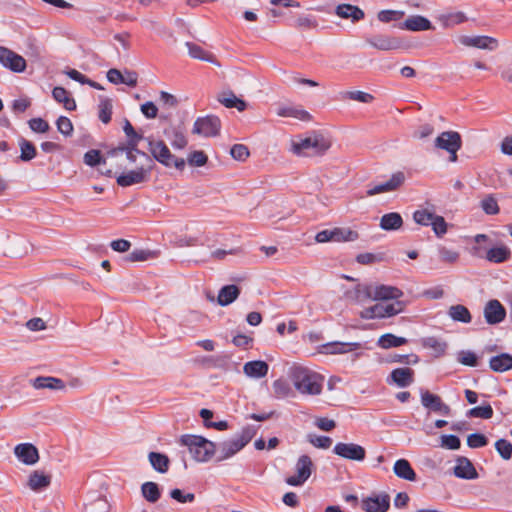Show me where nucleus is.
<instances>
[{
	"label": "nucleus",
	"instance_id": "obj_1",
	"mask_svg": "<svg viewBox=\"0 0 512 512\" xmlns=\"http://www.w3.org/2000/svg\"><path fill=\"white\" fill-rule=\"evenodd\" d=\"M331 139L324 134L312 131L305 136L299 135L289 141L288 151L298 157L324 155L331 147Z\"/></svg>",
	"mask_w": 512,
	"mask_h": 512
},
{
	"label": "nucleus",
	"instance_id": "obj_2",
	"mask_svg": "<svg viewBox=\"0 0 512 512\" xmlns=\"http://www.w3.org/2000/svg\"><path fill=\"white\" fill-rule=\"evenodd\" d=\"M123 130L130 140L126 148H119L111 154V158L117 168L127 169L129 165L136 162L137 157L144 158L151 163L147 154L137 149V144L141 139V136L135 132L133 126L128 120H125Z\"/></svg>",
	"mask_w": 512,
	"mask_h": 512
},
{
	"label": "nucleus",
	"instance_id": "obj_3",
	"mask_svg": "<svg viewBox=\"0 0 512 512\" xmlns=\"http://www.w3.org/2000/svg\"><path fill=\"white\" fill-rule=\"evenodd\" d=\"M292 381L299 393L315 396L322 392L324 378L312 370L297 367L293 370Z\"/></svg>",
	"mask_w": 512,
	"mask_h": 512
},
{
	"label": "nucleus",
	"instance_id": "obj_4",
	"mask_svg": "<svg viewBox=\"0 0 512 512\" xmlns=\"http://www.w3.org/2000/svg\"><path fill=\"white\" fill-rule=\"evenodd\" d=\"M181 444L188 447L194 460L206 462L216 452V445L206 438L198 435H184L181 437Z\"/></svg>",
	"mask_w": 512,
	"mask_h": 512
},
{
	"label": "nucleus",
	"instance_id": "obj_5",
	"mask_svg": "<svg viewBox=\"0 0 512 512\" xmlns=\"http://www.w3.org/2000/svg\"><path fill=\"white\" fill-rule=\"evenodd\" d=\"M404 308L405 303L403 301L379 302L361 310L359 316L364 320L389 318L398 315Z\"/></svg>",
	"mask_w": 512,
	"mask_h": 512
},
{
	"label": "nucleus",
	"instance_id": "obj_6",
	"mask_svg": "<svg viewBox=\"0 0 512 512\" xmlns=\"http://www.w3.org/2000/svg\"><path fill=\"white\" fill-rule=\"evenodd\" d=\"M149 151L155 160L166 167L173 166L179 170H183L185 167V160L173 155L168 146L161 140L149 141Z\"/></svg>",
	"mask_w": 512,
	"mask_h": 512
},
{
	"label": "nucleus",
	"instance_id": "obj_7",
	"mask_svg": "<svg viewBox=\"0 0 512 512\" xmlns=\"http://www.w3.org/2000/svg\"><path fill=\"white\" fill-rule=\"evenodd\" d=\"M252 432L243 430L239 435L223 442L218 449V461H224L239 452L251 439Z\"/></svg>",
	"mask_w": 512,
	"mask_h": 512
},
{
	"label": "nucleus",
	"instance_id": "obj_8",
	"mask_svg": "<svg viewBox=\"0 0 512 512\" xmlns=\"http://www.w3.org/2000/svg\"><path fill=\"white\" fill-rule=\"evenodd\" d=\"M221 121L215 115H207L198 117L191 130L193 135H197L204 138L216 137L220 134Z\"/></svg>",
	"mask_w": 512,
	"mask_h": 512
},
{
	"label": "nucleus",
	"instance_id": "obj_9",
	"mask_svg": "<svg viewBox=\"0 0 512 512\" xmlns=\"http://www.w3.org/2000/svg\"><path fill=\"white\" fill-rule=\"evenodd\" d=\"M461 136L455 131H445L436 137L434 145L438 149L445 150L449 153L450 161L457 160V151L461 148Z\"/></svg>",
	"mask_w": 512,
	"mask_h": 512
},
{
	"label": "nucleus",
	"instance_id": "obj_10",
	"mask_svg": "<svg viewBox=\"0 0 512 512\" xmlns=\"http://www.w3.org/2000/svg\"><path fill=\"white\" fill-rule=\"evenodd\" d=\"M457 42L464 47L487 51H494L499 47V41L487 35H459Z\"/></svg>",
	"mask_w": 512,
	"mask_h": 512
},
{
	"label": "nucleus",
	"instance_id": "obj_11",
	"mask_svg": "<svg viewBox=\"0 0 512 512\" xmlns=\"http://www.w3.org/2000/svg\"><path fill=\"white\" fill-rule=\"evenodd\" d=\"M152 166L141 165L136 169L124 171L120 174L116 181L121 187H128L136 184H142L148 181L151 174Z\"/></svg>",
	"mask_w": 512,
	"mask_h": 512
},
{
	"label": "nucleus",
	"instance_id": "obj_12",
	"mask_svg": "<svg viewBox=\"0 0 512 512\" xmlns=\"http://www.w3.org/2000/svg\"><path fill=\"white\" fill-rule=\"evenodd\" d=\"M313 462L308 455H302L298 458L295 470L296 474L286 478V483L290 486L303 485L312 474Z\"/></svg>",
	"mask_w": 512,
	"mask_h": 512
},
{
	"label": "nucleus",
	"instance_id": "obj_13",
	"mask_svg": "<svg viewBox=\"0 0 512 512\" xmlns=\"http://www.w3.org/2000/svg\"><path fill=\"white\" fill-rule=\"evenodd\" d=\"M0 64L15 73H22L26 69V60L11 49L0 46Z\"/></svg>",
	"mask_w": 512,
	"mask_h": 512
},
{
	"label": "nucleus",
	"instance_id": "obj_14",
	"mask_svg": "<svg viewBox=\"0 0 512 512\" xmlns=\"http://www.w3.org/2000/svg\"><path fill=\"white\" fill-rule=\"evenodd\" d=\"M111 504L107 496L99 491H90L83 504V512H110Z\"/></svg>",
	"mask_w": 512,
	"mask_h": 512
},
{
	"label": "nucleus",
	"instance_id": "obj_15",
	"mask_svg": "<svg viewBox=\"0 0 512 512\" xmlns=\"http://www.w3.org/2000/svg\"><path fill=\"white\" fill-rule=\"evenodd\" d=\"M371 300L374 301H388L399 299L403 296V292L395 287L384 284H370Z\"/></svg>",
	"mask_w": 512,
	"mask_h": 512
},
{
	"label": "nucleus",
	"instance_id": "obj_16",
	"mask_svg": "<svg viewBox=\"0 0 512 512\" xmlns=\"http://www.w3.org/2000/svg\"><path fill=\"white\" fill-rule=\"evenodd\" d=\"M333 452L344 459L353 461H362L366 456L365 449L355 443L339 442L334 446Z\"/></svg>",
	"mask_w": 512,
	"mask_h": 512
},
{
	"label": "nucleus",
	"instance_id": "obj_17",
	"mask_svg": "<svg viewBox=\"0 0 512 512\" xmlns=\"http://www.w3.org/2000/svg\"><path fill=\"white\" fill-rule=\"evenodd\" d=\"M484 318L490 325H496L504 321L506 309L497 299L489 300L483 310Z\"/></svg>",
	"mask_w": 512,
	"mask_h": 512
},
{
	"label": "nucleus",
	"instance_id": "obj_18",
	"mask_svg": "<svg viewBox=\"0 0 512 512\" xmlns=\"http://www.w3.org/2000/svg\"><path fill=\"white\" fill-rule=\"evenodd\" d=\"M390 497L387 494H375L362 500V509L366 512H387Z\"/></svg>",
	"mask_w": 512,
	"mask_h": 512
},
{
	"label": "nucleus",
	"instance_id": "obj_19",
	"mask_svg": "<svg viewBox=\"0 0 512 512\" xmlns=\"http://www.w3.org/2000/svg\"><path fill=\"white\" fill-rule=\"evenodd\" d=\"M405 181L403 172L394 173L386 182L375 185L367 190V196H374L380 193L394 191L399 188Z\"/></svg>",
	"mask_w": 512,
	"mask_h": 512
},
{
	"label": "nucleus",
	"instance_id": "obj_20",
	"mask_svg": "<svg viewBox=\"0 0 512 512\" xmlns=\"http://www.w3.org/2000/svg\"><path fill=\"white\" fill-rule=\"evenodd\" d=\"M14 454L25 465H34L39 461L38 449L30 443L16 445Z\"/></svg>",
	"mask_w": 512,
	"mask_h": 512
},
{
	"label": "nucleus",
	"instance_id": "obj_21",
	"mask_svg": "<svg viewBox=\"0 0 512 512\" xmlns=\"http://www.w3.org/2000/svg\"><path fill=\"white\" fill-rule=\"evenodd\" d=\"M345 301L350 303H364L367 300H371L370 284H357L352 288L346 289L343 293Z\"/></svg>",
	"mask_w": 512,
	"mask_h": 512
},
{
	"label": "nucleus",
	"instance_id": "obj_22",
	"mask_svg": "<svg viewBox=\"0 0 512 512\" xmlns=\"http://www.w3.org/2000/svg\"><path fill=\"white\" fill-rule=\"evenodd\" d=\"M421 403L424 407L442 415L450 413V407L438 395L432 394L429 391L422 392Z\"/></svg>",
	"mask_w": 512,
	"mask_h": 512
},
{
	"label": "nucleus",
	"instance_id": "obj_23",
	"mask_svg": "<svg viewBox=\"0 0 512 512\" xmlns=\"http://www.w3.org/2000/svg\"><path fill=\"white\" fill-rule=\"evenodd\" d=\"M367 43L379 50L389 51L401 48L402 43L398 38L384 35H376L367 39Z\"/></svg>",
	"mask_w": 512,
	"mask_h": 512
},
{
	"label": "nucleus",
	"instance_id": "obj_24",
	"mask_svg": "<svg viewBox=\"0 0 512 512\" xmlns=\"http://www.w3.org/2000/svg\"><path fill=\"white\" fill-rule=\"evenodd\" d=\"M361 348V344L354 342V343H344V342H332L327 343L321 346L320 352L323 354H346L353 351H356Z\"/></svg>",
	"mask_w": 512,
	"mask_h": 512
},
{
	"label": "nucleus",
	"instance_id": "obj_25",
	"mask_svg": "<svg viewBox=\"0 0 512 512\" xmlns=\"http://www.w3.org/2000/svg\"><path fill=\"white\" fill-rule=\"evenodd\" d=\"M269 365L262 360L246 362L243 366V373L252 379H260L268 374Z\"/></svg>",
	"mask_w": 512,
	"mask_h": 512
},
{
	"label": "nucleus",
	"instance_id": "obj_26",
	"mask_svg": "<svg viewBox=\"0 0 512 512\" xmlns=\"http://www.w3.org/2000/svg\"><path fill=\"white\" fill-rule=\"evenodd\" d=\"M454 474L458 478L462 479H476L478 477V473L471 463L465 457H459L456 460V465L454 466Z\"/></svg>",
	"mask_w": 512,
	"mask_h": 512
},
{
	"label": "nucleus",
	"instance_id": "obj_27",
	"mask_svg": "<svg viewBox=\"0 0 512 512\" xmlns=\"http://www.w3.org/2000/svg\"><path fill=\"white\" fill-rule=\"evenodd\" d=\"M164 134L175 149L182 150L188 145V139L183 129L179 126H169L165 129Z\"/></svg>",
	"mask_w": 512,
	"mask_h": 512
},
{
	"label": "nucleus",
	"instance_id": "obj_28",
	"mask_svg": "<svg viewBox=\"0 0 512 512\" xmlns=\"http://www.w3.org/2000/svg\"><path fill=\"white\" fill-rule=\"evenodd\" d=\"M401 29L408 31H427L431 30L432 24L429 19L421 15L408 17L400 26Z\"/></svg>",
	"mask_w": 512,
	"mask_h": 512
},
{
	"label": "nucleus",
	"instance_id": "obj_29",
	"mask_svg": "<svg viewBox=\"0 0 512 512\" xmlns=\"http://www.w3.org/2000/svg\"><path fill=\"white\" fill-rule=\"evenodd\" d=\"M335 14L342 19H351L352 22L360 21L365 14L358 6L351 4H339L335 8Z\"/></svg>",
	"mask_w": 512,
	"mask_h": 512
},
{
	"label": "nucleus",
	"instance_id": "obj_30",
	"mask_svg": "<svg viewBox=\"0 0 512 512\" xmlns=\"http://www.w3.org/2000/svg\"><path fill=\"white\" fill-rule=\"evenodd\" d=\"M276 113L279 117L294 118L304 122H308L312 119L308 111L298 106H280Z\"/></svg>",
	"mask_w": 512,
	"mask_h": 512
},
{
	"label": "nucleus",
	"instance_id": "obj_31",
	"mask_svg": "<svg viewBox=\"0 0 512 512\" xmlns=\"http://www.w3.org/2000/svg\"><path fill=\"white\" fill-rule=\"evenodd\" d=\"M437 19L443 28H451L466 22L468 17L462 11H449L440 14Z\"/></svg>",
	"mask_w": 512,
	"mask_h": 512
},
{
	"label": "nucleus",
	"instance_id": "obj_32",
	"mask_svg": "<svg viewBox=\"0 0 512 512\" xmlns=\"http://www.w3.org/2000/svg\"><path fill=\"white\" fill-rule=\"evenodd\" d=\"M217 100L226 108H236L240 112L244 111L247 107V103L244 100L238 98L231 91L219 93L217 96Z\"/></svg>",
	"mask_w": 512,
	"mask_h": 512
},
{
	"label": "nucleus",
	"instance_id": "obj_33",
	"mask_svg": "<svg viewBox=\"0 0 512 512\" xmlns=\"http://www.w3.org/2000/svg\"><path fill=\"white\" fill-rule=\"evenodd\" d=\"M51 483V476L42 471H33L28 478L27 485L32 491H40L47 488Z\"/></svg>",
	"mask_w": 512,
	"mask_h": 512
},
{
	"label": "nucleus",
	"instance_id": "obj_34",
	"mask_svg": "<svg viewBox=\"0 0 512 512\" xmlns=\"http://www.w3.org/2000/svg\"><path fill=\"white\" fill-rule=\"evenodd\" d=\"M185 45L188 49V54L190 57L212 63L218 67L220 66V63L217 61L216 57L211 52H208L199 45H196L191 42H187Z\"/></svg>",
	"mask_w": 512,
	"mask_h": 512
},
{
	"label": "nucleus",
	"instance_id": "obj_35",
	"mask_svg": "<svg viewBox=\"0 0 512 512\" xmlns=\"http://www.w3.org/2000/svg\"><path fill=\"white\" fill-rule=\"evenodd\" d=\"M390 378L398 387H407L414 380V372L410 368H397L391 372Z\"/></svg>",
	"mask_w": 512,
	"mask_h": 512
},
{
	"label": "nucleus",
	"instance_id": "obj_36",
	"mask_svg": "<svg viewBox=\"0 0 512 512\" xmlns=\"http://www.w3.org/2000/svg\"><path fill=\"white\" fill-rule=\"evenodd\" d=\"M32 386L35 389H50V390H63L65 388L64 382L56 377L39 376L32 381Z\"/></svg>",
	"mask_w": 512,
	"mask_h": 512
},
{
	"label": "nucleus",
	"instance_id": "obj_37",
	"mask_svg": "<svg viewBox=\"0 0 512 512\" xmlns=\"http://www.w3.org/2000/svg\"><path fill=\"white\" fill-rule=\"evenodd\" d=\"M240 289L236 285L223 286L218 293L217 303L220 306H227L233 303L239 296Z\"/></svg>",
	"mask_w": 512,
	"mask_h": 512
},
{
	"label": "nucleus",
	"instance_id": "obj_38",
	"mask_svg": "<svg viewBox=\"0 0 512 512\" xmlns=\"http://www.w3.org/2000/svg\"><path fill=\"white\" fill-rule=\"evenodd\" d=\"M394 474L407 481H415L416 473L411 467L410 463L406 459H399L394 463L393 466Z\"/></svg>",
	"mask_w": 512,
	"mask_h": 512
},
{
	"label": "nucleus",
	"instance_id": "obj_39",
	"mask_svg": "<svg viewBox=\"0 0 512 512\" xmlns=\"http://www.w3.org/2000/svg\"><path fill=\"white\" fill-rule=\"evenodd\" d=\"M490 368L495 372H505L512 368V355L502 353L494 356L489 362Z\"/></svg>",
	"mask_w": 512,
	"mask_h": 512
},
{
	"label": "nucleus",
	"instance_id": "obj_40",
	"mask_svg": "<svg viewBox=\"0 0 512 512\" xmlns=\"http://www.w3.org/2000/svg\"><path fill=\"white\" fill-rule=\"evenodd\" d=\"M511 256L510 249L505 245H500L489 249L486 253V259L493 263H502Z\"/></svg>",
	"mask_w": 512,
	"mask_h": 512
},
{
	"label": "nucleus",
	"instance_id": "obj_41",
	"mask_svg": "<svg viewBox=\"0 0 512 512\" xmlns=\"http://www.w3.org/2000/svg\"><path fill=\"white\" fill-rule=\"evenodd\" d=\"M448 315L452 320L457 322L470 323L472 320L469 310L461 304L450 306Z\"/></svg>",
	"mask_w": 512,
	"mask_h": 512
},
{
	"label": "nucleus",
	"instance_id": "obj_42",
	"mask_svg": "<svg viewBox=\"0 0 512 512\" xmlns=\"http://www.w3.org/2000/svg\"><path fill=\"white\" fill-rule=\"evenodd\" d=\"M358 238V232L348 227L333 228V242H353Z\"/></svg>",
	"mask_w": 512,
	"mask_h": 512
},
{
	"label": "nucleus",
	"instance_id": "obj_43",
	"mask_svg": "<svg viewBox=\"0 0 512 512\" xmlns=\"http://www.w3.org/2000/svg\"><path fill=\"white\" fill-rule=\"evenodd\" d=\"M402 224V217L396 212L385 214L380 219V227L383 230H397L402 226Z\"/></svg>",
	"mask_w": 512,
	"mask_h": 512
},
{
	"label": "nucleus",
	"instance_id": "obj_44",
	"mask_svg": "<svg viewBox=\"0 0 512 512\" xmlns=\"http://www.w3.org/2000/svg\"><path fill=\"white\" fill-rule=\"evenodd\" d=\"M141 494L143 498L150 503L157 502L161 496L158 485L152 481L145 482L141 485Z\"/></svg>",
	"mask_w": 512,
	"mask_h": 512
},
{
	"label": "nucleus",
	"instance_id": "obj_45",
	"mask_svg": "<svg viewBox=\"0 0 512 512\" xmlns=\"http://www.w3.org/2000/svg\"><path fill=\"white\" fill-rule=\"evenodd\" d=\"M52 95L57 102L63 103L65 109L72 111L76 108L75 100L69 96V93L63 87H55Z\"/></svg>",
	"mask_w": 512,
	"mask_h": 512
},
{
	"label": "nucleus",
	"instance_id": "obj_46",
	"mask_svg": "<svg viewBox=\"0 0 512 512\" xmlns=\"http://www.w3.org/2000/svg\"><path fill=\"white\" fill-rule=\"evenodd\" d=\"M148 458L152 467L156 471L160 473H165L168 470L169 459L166 455L157 452H151L149 453Z\"/></svg>",
	"mask_w": 512,
	"mask_h": 512
},
{
	"label": "nucleus",
	"instance_id": "obj_47",
	"mask_svg": "<svg viewBox=\"0 0 512 512\" xmlns=\"http://www.w3.org/2000/svg\"><path fill=\"white\" fill-rule=\"evenodd\" d=\"M407 342L406 338L395 336L394 334L387 333L378 339V345L383 349L391 347H399Z\"/></svg>",
	"mask_w": 512,
	"mask_h": 512
},
{
	"label": "nucleus",
	"instance_id": "obj_48",
	"mask_svg": "<svg viewBox=\"0 0 512 512\" xmlns=\"http://www.w3.org/2000/svg\"><path fill=\"white\" fill-rule=\"evenodd\" d=\"M272 389L276 398L284 399L293 394L290 384L284 379H277L272 384Z\"/></svg>",
	"mask_w": 512,
	"mask_h": 512
},
{
	"label": "nucleus",
	"instance_id": "obj_49",
	"mask_svg": "<svg viewBox=\"0 0 512 512\" xmlns=\"http://www.w3.org/2000/svg\"><path fill=\"white\" fill-rule=\"evenodd\" d=\"M436 214L428 208L416 210L413 214L414 221L422 226H430Z\"/></svg>",
	"mask_w": 512,
	"mask_h": 512
},
{
	"label": "nucleus",
	"instance_id": "obj_50",
	"mask_svg": "<svg viewBox=\"0 0 512 512\" xmlns=\"http://www.w3.org/2000/svg\"><path fill=\"white\" fill-rule=\"evenodd\" d=\"M112 101L109 98H102L99 104V118L100 120L107 124L111 120L112 115Z\"/></svg>",
	"mask_w": 512,
	"mask_h": 512
},
{
	"label": "nucleus",
	"instance_id": "obj_51",
	"mask_svg": "<svg viewBox=\"0 0 512 512\" xmlns=\"http://www.w3.org/2000/svg\"><path fill=\"white\" fill-rule=\"evenodd\" d=\"M19 146L21 151L20 158L22 161H30L36 156V149L31 142L22 139L19 142Z\"/></svg>",
	"mask_w": 512,
	"mask_h": 512
},
{
	"label": "nucleus",
	"instance_id": "obj_52",
	"mask_svg": "<svg viewBox=\"0 0 512 512\" xmlns=\"http://www.w3.org/2000/svg\"><path fill=\"white\" fill-rule=\"evenodd\" d=\"M423 345L424 347L433 350L437 355L444 354L447 348V344L445 342L440 341L435 337H428L424 339Z\"/></svg>",
	"mask_w": 512,
	"mask_h": 512
},
{
	"label": "nucleus",
	"instance_id": "obj_53",
	"mask_svg": "<svg viewBox=\"0 0 512 512\" xmlns=\"http://www.w3.org/2000/svg\"><path fill=\"white\" fill-rule=\"evenodd\" d=\"M496 451L504 460L512 457V444L506 439H499L495 442Z\"/></svg>",
	"mask_w": 512,
	"mask_h": 512
},
{
	"label": "nucleus",
	"instance_id": "obj_54",
	"mask_svg": "<svg viewBox=\"0 0 512 512\" xmlns=\"http://www.w3.org/2000/svg\"><path fill=\"white\" fill-rule=\"evenodd\" d=\"M207 161H208L207 155L203 151H200V150H196V151L189 153V155L187 157V163L193 167H202L207 163Z\"/></svg>",
	"mask_w": 512,
	"mask_h": 512
},
{
	"label": "nucleus",
	"instance_id": "obj_55",
	"mask_svg": "<svg viewBox=\"0 0 512 512\" xmlns=\"http://www.w3.org/2000/svg\"><path fill=\"white\" fill-rule=\"evenodd\" d=\"M155 254L150 250L135 249L128 256L130 262H142L154 258Z\"/></svg>",
	"mask_w": 512,
	"mask_h": 512
},
{
	"label": "nucleus",
	"instance_id": "obj_56",
	"mask_svg": "<svg viewBox=\"0 0 512 512\" xmlns=\"http://www.w3.org/2000/svg\"><path fill=\"white\" fill-rule=\"evenodd\" d=\"M481 208L488 215H496L499 213V206L497 200L493 196H486L481 201Z\"/></svg>",
	"mask_w": 512,
	"mask_h": 512
},
{
	"label": "nucleus",
	"instance_id": "obj_57",
	"mask_svg": "<svg viewBox=\"0 0 512 512\" xmlns=\"http://www.w3.org/2000/svg\"><path fill=\"white\" fill-rule=\"evenodd\" d=\"M457 361L465 366L475 367L477 365V355L469 350H462L457 354Z\"/></svg>",
	"mask_w": 512,
	"mask_h": 512
},
{
	"label": "nucleus",
	"instance_id": "obj_58",
	"mask_svg": "<svg viewBox=\"0 0 512 512\" xmlns=\"http://www.w3.org/2000/svg\"><path fill=\"white\" fill-rule=\"evenodd\" d=\"M403 16H404V12L403 11H399V10H381L378 13L377 18L381 22L388 23V22H391V21L400 20L401 18H403Z\"/></svg>",
	"mask_w": 512,
	"mask_h": 512
},
{
	"label": "nucleus",
	"instance_id": "obj_59",
	"mask_svg": "<svg viewBox=\"0 0 512 512\" xmlns=\"http://www.w3.org/2000/svg\"><path fill=\"white\" fill-rule=\"evenodd\" d=\"M319 26L317 20L311 16H299L296 19V27L301 30L317 29Z\"/></svg>",
	"mask_w": 512,
	"mask_h": 512
},
{
	"label": "nucleus",
	"instance_id": "obj_60",
	"mask_svg": "<svg viewBox=\"0 0 512 512\" xmlns=\"http://www.w3.org/2000/svg\"><path fill=\"white\" fill-rule=\"evenodd\" d=\"M230 155L237 161H245L249 157L250 152L245 145L235 144L230 149Z\"/></svg>",
	"mask_w": 512,
	"mask_h": 512
},
{
	"label": "nucleus",
	"instance_id": "obj_61",
	"mask_svg": "<svg viewBox=\"0 0 512 512\" xmlns=\"http://www.w3.org/2000/svg\"><path fill=\"white\" fill-rule=\"evenodd\" d=\"M469 415L476 418L490 419L493 416V409L490 405L478 406L472 408Z\"/></svg>",
	"mask_w": 512,
	"mask_h": 512
},
{
	"label": "nucleus",
	"instance_id": "obj_62",
	"mask_svg": "<svg viewBox=\"0 0 512 512\" xmlns=\"http://www.w3.org/2000/svg\"><path fill=\"white\" fill-rule=\"evenodd\" d=\"M308 441L320 449H328L332 444V439L328 436L308 435Z\"/></svg>",
	"mask_w": 512,
	"mask_h": 512
},
{
	"label": "nucleus",
	"instance_id": "obj_63",
	"mask_svg": "<svg viewBox=\"0 0 512 512\" xmlns=\"http://www.w3.org/2000/svg\"><path fill=\"white\" fill-rule=\"evenodd\" d=\"M488 439L485 435L480 433H473L467 437V445L470 448H480L486 446Z\"/></svg>",
	"mask_w": 512,
	"mask_h": 512
},
{
	"label": "nucleus",
	"instance_id": "obj_64",
	"mask_svg": "<svg viewBox=\"0 0 512 512\" xmlns=\"http://www.w3.org/2000/svg\"><path fill=\"white\" fill-rule=\"evenodd\" d=\"M430 226L438 237L443 236L447 232V223L440 215L436 214Z\"/></svg>",
	"mask_w": 512,
	"mask_h": 512
}]
</instances>
